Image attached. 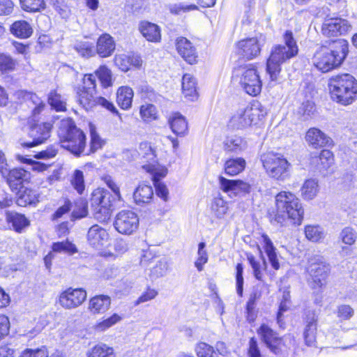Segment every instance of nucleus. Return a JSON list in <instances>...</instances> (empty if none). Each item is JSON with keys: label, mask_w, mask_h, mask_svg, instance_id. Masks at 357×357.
Wrapping results in <instances>:
<instances>
[{"label": "nucleus", "mask_w": 357, "mask_h": 357, "mask_svg": "<svg viewBox=\"0 0 357 357\" xmlns=\"http://www.w3.org/2000/svg\"><path fill=\"white\" fill-rule=\"evenodd\" d=\"M349 52V44L344 39L326 42L314 52L312 63L321 73H328L338 68L346 59Z\"/></svg>", "instance_id": "obj_1"}, {"label": "nucleus", "mask_w": 357, "mask_h": 357, "mask_svg": "<svg viewBox=\"0 0 357 357\" xmlns=\"http://www.w3.org/2000/svg\"><path fill=\"white\" fill-rule=\"evenodd\" d=\"M276 211L274 220L282 225L287 219L300 225L303 219L304 210L296 196L288 191H281L275 197Z\"/></svg>", "instance_id": "obj_2"}, {"label": "nucleus", "mask_w": 357, "mask_h": 357, "mask_svg": "<svg viewBox=\"0 0 357 357\" xmlns=\"http://www.w3.org/2000/svg\"><path fill=\"white\" fill-rule=\"evenodd\" d=\"M331 98L344 106L351 105L357 100V79L350 74H340L329 79Z\"/></svg>", "instance_id": "obj_3"}, {"label": "nucleus", "mask_w": 357, "mask_h": 357, "mask_svg": "<svg viewBox=\"0 0 357 357\" xmlns=\"http://www.w3.org/2000/svg\"><path fill=\"white\" fill-rule=\"evenodd\" d=\"M61 147L69 151L75 156H79L86 146V136L77 128L72 119H63L61 121L58 130Z\"/></svg>", "instance_id": "obj_4"}, {"label": "nucleus", "mask_w": 357, "mask_h": 357, "mask_svg": "<svg viewBox=\"0 0 357 357\" xmlns=\"http://www.w3.org/2000/svg\"><path fill=\"white\" fill-rule=\"evenodd\" d=\"M83 84L82 89L77 93V100L83 108L89 110L96 105H100L121 119L118 109L112 102L103 97L96 96V76L93 74L85 75Z\"/></svg>", "instance_id": "obj_5"}, {"label": "nucleus", "mask_w": 357, "mask_h": 357, "mask_svg": "<svg viewBox=\"0 0 357 357\" xmlns=\"http://www.w3.org/2000/svg\"><path fill=\"white\" fill-rule=\"evenodd\" d=\"M232 82L238 83L248 94L256 96L261 90V81L254 65L236 68L233 71Z\"/></svg>", "instance_id": "obj_6"}, {"label": "nucleus", "mask_w": 357, "mask_h": 357, "mask_svg": "<svg viewBox=\"0 0 357 357\" xmlns=\"http://www.w3.org/2000/svg\"><path fill=\"white\" fill-rule=\"evenodd\" d=\"M266 114V109L259 102H255L250 106L239 109L231 116L229 126L233 128L243 129L257 125Z\"/></svg>", "instance_id": "obj_7"}, {"label": "nucleus", "mask_w": 357, "mask_h": 357, "mask_svg": "<svg viewBox=\"0 0 357 357\" xmlns=\"http://www.w3.org/2000/svg\"><path fill=\"white\" fill-rule=\"evenodd\" d=\"M330 266L323 257L314 256L309 259L307 268V282L313 289H320L325 286L330 273Z\"/></svg>", "instance_id": "obj_8"}, {"label": "nucleus", "mask_w": 357, "mask_h": 357, "mask_svg": "<svg viewBox=\"0 0 357 357\" xmlns=\"http://www.w3.org/2000/svg\"><path fill=\"white\" fill-rule=\"evenodd\" d=\"M260 160L269 176L284 179L287 176L290 164L280 153L266 152L261 155Z\"/></svg>", "instance_id": "obj_9"}, {"label": "nucleus", "mask_w": 357, "mask_h": 357, "mask_svg": "<svg viewBox=\"0 0 357 357\" xmlns=\"http://www.w3.org/2000/svg\"><path fill=\"white\" fill-rule=\"evenodd\" d=\"M294 56H296L293 54V50H287L282 45L272 47L266 62V71L272 81L278 79L281 71V65Z\"/></svg>", "instance_id": "obj_10"}, {"label": "nucleus", "mask_w": 357, "mask_h": 357, "mask_svg": "<svg viewBox=\"0 0 357 357\" xmlns=\"http://www.w3.org/2000/svg\"><path fill=\"white\" fill-rule=\"evenodd\" d=\"M114 226L118 232L130 235L138 229L139 218L132 211L123 210L116 215Z\"/></svg>", "instance_id": "obj_11"}, {"label": "nucleus", "mask_w": 357, "mask_h": 357, "mask_svg": "<svg viewBox=\"0 0 357 357\" xmlns=\"http://www.w3.org/2000/svg\"><path fill=\"white\" fill-rule=\"evenodd\" d=\"M86 298V292L84 289L69 287L60 293L56 303L66 310H71L81 305Z\"/></svg>", "instance_id": "obj_12"}, {"label": "nucleus", "mask_w": 357, "mask_h": 357, "mask_svg": "<svg viewBox=\"0 0 357 357\" xmlns=\"http://www.w3.org/2000/svg\"><path fill=\"white\" fill-rule=\"evenodd\" d=\"M265 42L266 37L262 34L242 40L236 45L237 52L243 58L252 59L260 54L261 47Z\"/></svg>", "instance_id": "obj_13"}, {"label": "nucleus", "mask_w": 357, "mask_h": 357, "mask_svg": "<svg viewBox=\"0 0 357 357\" xmlns=\"http://www.w3.org/2000/svg\"><path fill=\"white\" fill-rule=\"evenodd\" d=\"M52 125L49 123L34 124L30 127L29 136L32 139L31 142H23L24 147L31 148L44 143L50 136Z\"/></svg>", "instance_id": "obj_14"}, {"label": "nucleus", "mask_w": 357, "mask_h": 357, "mask_svg": "<svg viewBox=\"0 0 357 357\" xmlns=\"http://www.w3.org/2000/svg\"><path fill=\"white\" fill-rule=\"evenodd\" d=\"M144 169L152 175V180L155 188L156 195L163 200L168 199L169 192L167 186L160 179L167 175V170L164 167H156L154 165H146Z\"/></svg>", "instance_id": "obj_15"}, {"label": "nucleus", "mask_w": 357, "mask_h": 357, "mask_svg": "<svg viewBox=\"0 0 357 357\" xmlns=\"http://www.w3.org/2000/svg\"><path fill=\"white\" fill-rule=\"evenodd\" d=\"M351 26L349 22L342 18L326 20L322 25V33L327 37H336L349 32Z\"/></svg>", "instance_id": "obj_16"}, {"label": "nucleus", "mask_w": 357, "mask_h": 357, "mask_svg": "<svg viewBox=\"0 0 357 357\" xmlns=\"http://www.w3.org/2000/svg\"><path fill=\"white\" fill-rule=\"evenodd\" d=\"M220 188L230 197L249 193L250 185L241 180H231L223 176L219 177Z\"/></svg>", "instance_id": "obj_17"}, {"label": "nucleus", "mask_w": 357, "mask_h": 357, "mask_svg": "<svg viewBox=\"0 0 357 357\" xmlns=\"http://www.w3.org/2000/svg\"><path fill=\"white\" fill-rule=\"evenodd\" d=\"M86 238L91 247L100 250L107 243L109 235L106 229L98 225H94L89 228Z\"/></svg>", "instance_id": "obj_18"}, {"label": "nucleus", "mask_w": 357, "mask_h": 357, "mask_svg": "<svg viewBox=\"0 0 357 357\" xmlns=\"http://www.w3.org/2000/svg\"><path fill=\"white\" fill-rule=\"evenodd\" d=\"M15 99L19 102H26L30 107L31 105L34 107L32 110L33 116H36L41 113L45 108V103L36 94L24 90H18L14 93Z\"/></svg>", "instance_id": "obj_19"}, {"label": "nucleus", "mask_w": 357, "mask_h": 357, "mask_svg": "<svg viewBox=\"0 0 357 357\" xmlns=\"http://www.w3.org/2000/svg\"><path fill=\"white\" fill-rule=\"evenodd\" d=\"M257 333L261 340L273 353L278 354L280 352L278 346L280 343V339L272 328L263 324L258 328Z\"/></svg>", "instance_id": "obj_20"}, {"label": "nucleus", "mask_w": 357, "mask_h": 357, "mask_svg": "<svg viewBox=\"0 0 357 357\" xmlns=\"http://www.w3.org/2000/svg\"><path fill=\"white\" fill-rule=\"evenodd\" d=\"M176 47L178 54L188 63L194 64L197 61L196 48L192 43L184 37H178L176 40Z\"/></svg>", "instance_id": "obj_21"}, {"label": "nucleus", "mask_w": 357, "mask_h": 357, "mask_svg": "<svg viewBox=\"0 0 357 357\" xmlns=\"http://www.w3.org/2000/svg\"><path fill=\"white\" fill-rule=\"evenodd\" d=\"M8 184L12 190H17L22 188L24 182L30 179L31 174L29 172L22 168H15L11 170L8 169L6 176Z\"/></svg>", "instance_id": "obj_22"}, {"label": "nucleus", "mask_w": 357, "mask_h": 357, "mask_svg": "<svg viewBox=\"0 0 357 357\" xmlns=\"http://www.w3.org/2000/svg\"><path fill=\"white\" fill-rule=\"evenodd\" d=\"M317 317L313 311H307L305 316V326L303 337L305 344L308 347H314L316 343L317 334Z\"/></svg>", "instance_id": "obj_23"}, {"label": "nucleus", "mask_w": 357, "mask_h": 357, "mask_svg": "<svg viewBox=\"0 0 357 357\" xmlns=\"http://www.w3.org/2000/svg\"><path fill=\"white\" fill-rule=\"evenodd\" d=\"M305 139L308 144L315 149L329 146L333 143V140L328 136L316 128L307 130Z\"/></svg>", "instance_id": "obj_24"}, {"label": "nucleus", "mask_w": 357, "mask_h": 357, "mask_svg": "<svg viewBox=\"0 0 357 357\" xmlns=\"http://www.w3.org/2000/svg\"><path fill=\"white\" fill-rule=\"evenodd\" d=\"M138 29L143 37L149 42L159 43L161 40V29L155 23L142 21L139 24Z\"/></svg>", "instance_id": "obj_25"}, {"label": "nucleus", "mask_w": 357, "mask_h": 357, "mask_svg": "<svg viewBox=\"0 0 357 357\" xmlns=\"http://www.w3.org/2000/svg\"><path fill=\"white\" fill-rule=\"evenodd\" d=\"M111 305V298L107 295H97L89 302L88 310L92 314H100L107 312Z\"/></svg>", "instance_id": "obj_26"}, {"label": "nucleus", "mask_w": 357, "mask_h": 357, "mask_svg": "<svg viewBox=\"0 0 357 357\" xmlns=\"http://www.w3.org/2000/svg\"><path fill=\"white\" fill-rule=\"evenodd\" d=\"M6 220L9 226L17 233H21L30 224L24 215L15 211H6Z\"/></svg>", "instance_id": "obj_27"}, {"label": "nucleus", "mask_w": 357, "mask_h": 357, "mask_svg": "<svg viewBox=\"0 0 357 357\" xmlns=\"http://www.w3.org/2000/svg\"><path fill=\"white\" fill-rule=\"evenodd\" d=\"M17 190L16 203L18 206H26L27 205H35L39 202V195L36 191L26 188H20Z\"/></svg>", "instance_id": "obj_28"}, {"label": "nucleus", "mask_w": 357, "mask_h": 357, "mask_svg": "<svg viewBox=\"0 0 357 357\" xmlns=\"http://www.w3.org/2000/svg\"><path fill=\"white\" fill-rule=\"evenodd\" d=\"M115 50L114 41L109 34L100 36L97 41L96 52L101 57L110 56Z\"/></svg>", "instance_id": "obj_29"}, {"label": "nucleus", "mask_w": 357, "mask_h": 357, "mask_svg": "<svg viewBox=\"0 0 357 357\" xmlns=\"http://www.w3.org/2000/svg\"><path fill=\"white\" fill-rule=\"evenodd\" d=\"M182 90L185 98L190 100H195L197 98V81L190 74L183 75L182 79Z\"/></svg>", "instance_id": "obj_30"}, {"label": "nucleus", "mask_w": 357, "mask_h": 357, "mask_svg": "<svg viewBox=\"0 0 357 357\" xmlns=\"http://www.w3.org/2000/svg\"><path fill=\"white\" fill-rule=\"evenodd\" d=\"M247 146V142L236 135L228 137L224 142V148L227 153L239 154L245 150Z\"/></svg>", "instance_id": "obj_31"}, {"label": "nucleus", "mask_w": 357, "mask_h": 357, "mask_svg": "<svg viewBox=\"0 0 357 357\" xmlns=\"http://www.w3.org/2000/svg\"><path fill=\"white\" fill-rule=\"evenodd\" d=\"M91 207L112 208L109 193L104 190L97 189L92 193L91 199Z\"/></svg>", "instance_id": "obj_32"}, {"label": "nucleus", "mask_w": 357, "mask_h": 357, "mask_svg": "<svg viewBox=\"0 0 357 357\" xmlns=\"http://www.w3.org/2000/svg\"><path fill=\"white\" fill-rule=\"evenodd\" d=\"M133 91L128 86H121L116 92V102L123 109H128L131 107Z\"/></svg>", "instance_id": "obj_33"}, {"label": "nucleus", "mask_w": 357, "mask_h": 357, "mask_svg": "<svg viewBox=\"0 0 357 357\" xmlns=\"http://www.w3.org/2000/svg\"><path fill=\"white\" fill-rule=\"evenodd\" d=\"M137 152L140 160H142V162H147V165H154L156 167H159L156 164L155 151L153 150L149 143L142 142L139 144ZM144 165H146V164L142 165L143 168Z\"/></svg>", "instance_id": "obj_34"}, {"label": "nucleus", "mask_w": 357, "mask_h": 357, "mask_svg": "<svg viewBox=\"0 0 357 357\" xmlns=\"http://www.w3.org/2000/svg\"><path fill=\"white\" fill-rule=\"evenodd\" d=\"M153 190L151 185H139L135 190L133 197L137 204H148L153 199Z\"/></svg>", "instance_id": "obj_35"}, {"label": "nucleus", "mask_w": 357, "mask_h": 357, "mask_svg": "<svg viewBox=\"0 0 357 357\" xmlns=\"http://www.w3.org/2000/svg\"><path fill=\"white\" fill-rule=\"evenodd\" d=\"M174 133L178 136H184L188 132V123L185 119L179 113H176L169 121Z\"/></svg>", "instance_id": "obj_36"}, {"label": "nucleus", "mask_w": 357, "mask_h": 357, "mask_svg": "<svg viewBox=\"0 0 357 357\" xmlns=\"http://www.w3.org/2000/svg\"><path fill=\"white\" fill-rule=\"evenodd\" d=\"M10 31L18 38H27L31 36L33 29L26 21L19 20L12 24Z\"/></svg>", "instance_id": "obj_37"}, {"label": "nucleus", "mask_w": 357, "mask_h": 357, "mask_svg": "<svg viewBox=\"0 0 357 357\" xmlns=\"http://www.w3.org/2000/svg\"><path fill=\"white\" fill-rule=\"evenodd\" d=\"M245 160L243 158H231L225 163V172L229 176H235L243 171Z\"/></svg>", "instance_id": "obj_38"}, {"label": "nucleus", "mask_w": 357, "mask_h": 357, "mask_svg": "<svg viewBox=\"0 0 357 357\" xmlns=\"http://www.w3.org/2000/svg\"><path fill=\"white\" fill-rule=\"evenodd\" d=\"M319 192L318 181L316 179H307L302 185L301 189V197L305 200H312Z\"/></svg>", "instance_id": "obj_39"}, {"label": "nucleus", "mask_w": 357, "mask_h": 357, "mask_svg": "<svg viewBox=\"0 0 357 357\" xmlns=\"http://www.w3.org/2000/svg\"><path fill=\"white\" fill-rule=\"evenodd\" d=\"M261 237L264 243V250L268 256L269 262L274 269H279L280 263L278 259L275 248L273 246L271 240L266 234H263Z\"/></svg>", "instance_id": "obj_40"}, {"label": "nucleus", "mask_w": 357, "mask_h": 357, "mask_svg": "<svg viewBox=\"0 0 357 357\" xmlns=\"http://www.w3.org/2000/svg\"><path fill=\"white\" fill-rule=\"evenodd\" d=\"M261 237L264 243V250L268 256L269 262L274 269H279L280 263L278 259L275 248L273 246L271 240L266 234H263Z\"/></svg>", "instance_id": "obj_41"}, {"label": "nucleus", "mask_w": 357, "mask_h": 357, "mask_svg": "<svg viewBox=\"0 0 357 357\" xmlns=\"http://www.w3.org/2000/svg\"><path fill=\"white\" fill-rule=\"evenodd\" d=\"M87 357H116V355L112 347L105 344H98L88 351Z\"/></svg>", "instance_id": "obj_42"}, {"label": "nucleus", "mask_w": 357, "mask_h": 357, "mask_svg": "<svg viewBox=\"0 0 357 357\" xmlns=\"http://www.w3.org/2000/svg\"><path fill=\"white\" fill-rule=\"evenodd\" d=\"M247 259L249 261L254 276L258 280H262L263 271L266 268V262L264 258L257 260L252 254L247 255Z\"/></svg>", "instance_id": "obj_43"}, {"label": "nucleus", "mask_w": 357, "mask_h": 357, "mask_svg": "<svg viewBox=\"0 0 357 357\" xmlns=\"http://www.w3.org/2000/svg\"><path fill=\"white\" fill-rule=\"evenodd\" d=\"M227 203L221 197H215L211 203V211L218 218H222L227 213Z\"/></svg>", "instance_id": "obj_44"}, {"label": "nucleus", "mask_w": 357, "mask_h": 357, "mask_svg": "<svg viewBox=\"0 0 357 357\" xmlns=\"http://www.w3.org/2000/svg\"><path fill=\"white\" fill-rule=\"evenodd\" d=\"M305 234L312 242H318L324 237V229L318 225H307L305 227Z\"/></svg>", "instance_id": "obj_45"}, {"label": "nucleus", "mask_w": 357, "mask_h": 357, "mask_svg": "<svg viewBox=\"0 0 357 357\" xmlns=\"http://www.w3.org/2000/svg\"><path fill=\"white\" fill-rule=\"evenodd\" d=\"M22 8L29 13L40 12L45 7L44 0H20Z\"/></svg>", "instance_id": "obj_46"}, {"label": "nucleus", "mask_w": 357, "mask_h": 357, "mask_svg": "<svg viewBox=\"0 0 357 357\" xmlns=\"http://www.w3.org/2000/svg\"><path fill=\"white\" fill-rule=\"evenodd\" d=\"M74 49L83 57H90L95 54L94 47L88 41H77L74 45Z\"/></svg>", "instance_id": "obj_47"}, {"label": "nucleus", "mask_w": 357, "mask_h": 357, "mask_svg": "<svg viewBox=\"0 0 357 357\" xmlns=\"http://www.w3.org/2000/svg\"><path fill=\"white\" fill-rule=\"evenodd\" d=\"M48 102L52 108L57 112H63L66 110V100L56 91H51L48 96Z\"/></svg>", "instance_id": "obj_48"}, {"label": "nucleus", "mask_w": 357, "mask_h": 357, "mask_svg": "<svg viewBox=\"0 0 357 357\" xmlns=\"http://www.w3.org/2000/svg\"><path fill=\"white\" fill-rule=\"evenodd\" d=\"M93 75L98 78L104 88L112 86V72L106 66H100Z\"/></svg>", "instance_id": "obj_49"}, {"label": "nucleus", "mask_w": 357, "mask_h": 357, "mask_svg": "<svg viewBox=\"0 0 357 357\" xmlns=\"http://www.w3.org/2000/svg\"><path fill=\"white\" fill-rule=\"evenodd\" d=\"M52 248L54 252H65L70 255L77 252L76 246L68 241L54 243Z\"/></svg>", "instance_id": "obj_50"}, {"label": "nucleus", "mask_w": 357, "mask_h": 357, "mask_svg": "<svg viewBox=\"0 0 357 357\" xmlns=\"http://www.w3.org/2000/svg\"><path fill=\"white\" fill-rule=\"evenodd\" d=\"M169 269V263L166 259H160L151 270L152 277L158 278L165 276Z\"/></svg>", "instance_id": "obj_51"}, {"label": "nucleus", "mask_w": 357, "mask_h": 357, "mask_svg": "<svg viewBox=\"0 0 357 357\" xmlns=\"http://www.w3.org/2000/svg\"><path fill=\"white\" fill-rule=\"evenodd\" d=\"M206 243L201 242L198 245L197 259L195 262V266L199 271H202L204 268V265L208 261V253L205 250Z\"/></svg>", "instance_id": "obj_52"}, {"label": "nucleus", "mask_w": 357, "mask_h": 357, "mask_svg": "<svg viewBox=\"0 0 357 357\" xmlns=\"http://www.w3.org/2000/svg\"><path fill=\"white\" fill-rule=\"evenodd\" d=\"M195 349L198 357H218L213 347L205 342H199Z\"/></svg>", "instance_id": "obj_53"}, {"label": "nucleus", "mask_w": 357, "mask_h": 357, "mask_svg": "<svg viewBox=\"0 0 357 357\" xmlns=\"http://www.w3.org/2000/svg\"><path fill=\"white\" fill-rule=\"evenodd\" d=\"M71 184L75 190L82 195L85 189L84 174L81 170L76 169L71 178Z\"/></svg>", "instance_id": "obj_54"}, {"label": "nucleus", "mask_w": 357, "mask_h": 357, "mask_svg": "<svg viewBox=\"0 0 357 357\" xmlns=\"http://www.w3.org/2000/svg\"><path fill=\"white\" fill-rule=\"evenodd\" d=\"M17 65V61L10 56L6 54H0V71L8 73L13 71Z\"/></svg>", "instance_id": "obj_55"}, {"label": "nucleus", "mask_w": 357, "mask_h": 357, "mask_svg": "<svg viewBox=\"0 0 357 357\" xmlns=\"http://www.w3.org/2000/svg\"><path fill=\"white\" fill-rule=\"evenodd\" d=\"M340 238L342 243L347 245L354 244L357 238V232L351 227H346L340 234Z\"/></svg>", "instance_id": "obj_56"}, {"label": "nucleus", "mask_w": 357, "mask_h": 357, "mask_svg": "<svg viewBox=\"0 0 357 357\" xmlns=\"http://www.w3.org/2000/svg\"><path fill=\"white\" fill-rule=\"evenodd\" d=\"M283 40L284 43V45H282L283 47H285L289 51L293 50V54L296 56L298 52V47L291 31H285L283 35Z\"/></svg>", "instance_id": "obj_57"}, {"label": "nucleus", "mask_w": 357, "mask_h": 357, "mask_svg": "<svg viewBox=\"0 0 357 357\" xmlns=\"http://www.w3.org/2000/svg\"><path fill=\"white\" fill-rule=\"evenodd\" d=\"M319 160L320 171H321V169L327 170L328 168H330L334 162L333 153L326 149L321 151L319 155Z\"/></svg>", "instance_id": "obj_58"}, {"label": "nucleus", "mask_w": 357, "mask_h": 357, "mask_svg": "<svg viewBox=\"0 0 357 357\" xmlns=\"http://www.w3.org/2000/svg\"><path fill=\"white\" fill-rule=\"evenodd\" d=\"M122 319L121 317L118 314H114L109 318L104 319L103 321L99 322L96 326V329L98 331H105L109 328L112 327L113 325L119 322Z\"/></svg>", "instance_id": "obj_59"}, {"label": "nucleus", "mask_w": 357, "mask_h": 357, "mask_svg": "<svg viewBox=\"0 0 357 357\" xmlns=\"http://www.w3.org/2000/svg\"><path fill=\"white\" fill-rule=\"evenodd\" d=\"M140 115L146 121H150L156 119L157 111L153 105L146 104L141 106Z\"/></svg>", "instance_id": "obj_60"}, {"label": "nucleus", "mask_w": 357, "mask_h": 357, "mask_svg": "<svg viewBox=\"0 0 357 357\" xmlns=\"http://www.w3.org/2000/svg\"><path fill=\"white\" fill-rule=\"evenodd\" d=\"M88 214L87 203L80 199L75 203V208L72 212V218L73 219H80L84 218Z\"/></svg>", "instance_id": "obj_61"}, {"label": "nucleus", "mask_w": 357, "mask_h": 357, "mask_svg": "<svg viewBox=\"0 0 357 357\" xmlns=\"http://www.w3.org/2000/svg\"><path fill=\"white\" fill-rule=\"evenodd\" d=\"M93 211V215L95 218L99 222H106L107 221L112 214V208H106L101 207H91Z\"/></svg>", "instance_id": "obj_62"}, {"label": "nucleus", "mask_w": 357, "mask_h": 357, "mask_svg": "<svg viewBox=\"0 0 357 357\" xmlns=\"http://www.w3.org/2000/svg\"><path fill=\"white\" fill-rule=\"evenodd\" d=\"M354 314V309L349 305H341L337 307V317L342 321L350 319Z\"/></svg>", "instance_id": "obj_63"}, {"label": "nucleus", "mask_w": 357, "mask_h": 357, "mask_svg": "<svg viewBox=\"0 0 357 357\" xmlns=\"http://www.w3.org/2000/svg\"><path fill=\"white\" fill-rule=\"evenodd\" d=\"M130 55L119 54L114 58L115 64L122 71L126 72L130 69Z\"/></svg>", "instance_id": "obj_64"}]
</instances>
